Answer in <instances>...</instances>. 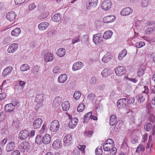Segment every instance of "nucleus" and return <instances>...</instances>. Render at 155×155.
Returning <instances> with one entry per match:
<instances>
[{
	"label": "nucleus",
	"mask_w": 155,
	"mask_h": 155,
	"mask_svg": "<svg viewBox=\"0 0 155 155\" xmlns=\"http://www.w3.org/2000/svg\"><path fill=\"white\" fill-rule=\"evenodd\" d=\"M43 97L44 95L42 94H39L36 96L35 101L37 103L35 107L36 110H38L40 107H42L44 99Z\"/></svg>",
	"instance_id": "nucleus-1"
},
{
	"label": "nucleus",
	"mask_w": 155,
	"mask_h": 155,
	"mask_svg": "<svg viewBox=\"0 0 155 155\" xmlns=\"http://www.w3.org/2000/svg\"><path fill=\"white\" fill-rule=\"evenodd\" d=\"M30 143L26 141L21 143L19 147V150L23 152H27L30 150Z\"/></svg>",
	"instance_id": "nucleus-2"
},
{
	"label": "nucleus",
	"mask_w": 155,
	"mask_h": 155,
	"mask_svg": "<svg viewBox=\"0 0 155 155\" xmlns=\"http://www.w3.org/2000/svg\"><path fill=\"white\" fill-rule=\"evenodd\" d=\"M18 102L15 103L13 101L12 103H10L6 104L5 106V110L7 112L13 111L15 109V107L17 105Z\"/></svg>",
	"instance_id": "nucleus-3"
},
{
	"label": "nucleus",
	"mask_w": 155,
	"mask_h": 155,
	"mask_svg": "<svg viewBox=\"0 0 155 155\" xmlns=\"http://www.w3.org/2000/svg\"><path fill=\"white\" fill-rule=\"evenodd\" d=\"M59 127V122L57 120L53 121L51 124L50 127V130L53 132L57 131Z\"/></svg>",
	"instance_id": "nucleus-4"
},
{
	"label": "nucleus",
	"mask_w": 155,
	"mask_h": 155,
	"mask_svg": "<svg viewBox=\"0 0 155 155\" xmlns=\"http://www.w3.org/2000/svg\"><path fill=\"white\" fill-rule=\"evenodd\" d=\"M111 5L112 3L110 0H106L102 2L101 7L102 9L107 10L111 8Z\"/></svg>",
	"instance_id": "nucleus-5"
},
{
	"label": "nucleus",
	"mask_w": 155,
	"mask_h": 155,
	"mask_svg": "<svg viewBox=\"0 0 155 155\" xmlns=\"http://www.w3.org/2000/svg\"><path fill=\"white\" fill-rule=\"evenodd\" d=\"M72 138L70 134H67L64 138V146L68 147L71 144Z\"/></svg>",
	"instance_id": "nucleus-6"
},
{
	"label": "nucleus",
	"mask_w": 155,
	"mask_h": 155,
	"mask_svg": "<svg viewBox=\"0 0 155 155\" xmlns=\"http://www.w3.org/2000/svg\"><path fill=\"white\" fill-rule=\"evenodd\" d=\"M42 123V120L41 118H38L35 119L33 122L32 126L34 129H36L40 128Z\"/></svg>",
	"instance_id": "nucleus-7"
},
{
	"label": "nucleus",
	"mask_w": 155,
	"mask_h": 155,
	"mask_svg": "<svg viewBox=\"0 0 155 155\" xmlns=\"http://www.w3.org/2000/svg\"><path fill=\"white\" fill-rule=\"evenodd\" d=\"M85 147V146L84 145H79L77 148H75L74 151L73 155H79L80 151L81 150L83 153L85 152L84 149Z\"/></svg>",
	"instance_id": "nucleus-8"
},
{
	"label": "nucleus",
	"mask_w": 155,
	"mask_h": 155,
	"mask_svg": "<svg viewBox=\"0 0 155 155\" xmlns=\"http://www.w3.org/2000/svg\"><path fill=\"white\" fill-rule=\"evenodd\" d=\"M18 46V45L16 43H14L11 44L7 49L8 52L11 53L15 52L17 50Z\"/></svg>",
	"instance_id": "nucleus-9"
},
{
	"label": "nucleus",
	"mask_w": 155,
	"mask_h": 155,
	"mask_svg": "<svg viewBox=\"0 0 155 155\" xmlns=\"http://www.w3.org/2000/svg\"><path fill=\"white\" fill-rule=\"evenodd\" d=\"M89 3L87 4V8L91 9L96 7L98 3V0H89Z\"/></svg>",
	"instance_id": "nucleus-10"
},
{
	"label": "nucleus",
	"mask_w": 155,
	"mask_h": 155,
	"mask_svg": "<svg viewBox=\"0 0 155 155\" xmlns=\"http://www.w3.org/2000/svg\"><path fill=\"white\" fill-rule=\"evenodd\" d=\"M93 39V42L97 45L102 40V35L100 33L96 34L94 35Z\"/></svg>",
	"instance_id": "nucleus-11"
},
{
	"label": "nucleus",
	"mask_w": 155,
	"mask_h": 155,
	"mask_svg": "<svg viewBox=\"0 0 155 155\" xmlns=\"http://www.w3.org/2000/svg\"><path fill=\"white\" fill-rule=\"evenodd\" d=\"M15 147V142H11L8 143L7 145L5 147V150L8 152H10L14 150Z\"/></svg>",
	"instance_id": "nucleus-12"
},
{
	"label": "nucleus",
	"mask_w": 155,
	"mask_h": 155,
	"mask_svg": "<svg viewBox=\"0 0 155 155\" xmlns=\"http://www.w3.org/2000/svg\"><path fill=\"white\" fill-rule=\"evenodd\" d=\"M29 135V131L26 130L21 131L19 134L18 137L20 139L24 140Z\"/></svg>",
	"instance_id": "nucleus-13"
},
{
	"label": "nucleus",
	"mask_w": 155,
	"mask_h": 155,
	"mask_svg": "<svg viewBox=\"0 0 155 155\" xmlns=\"http://www.w3.org/2000/svg\"><path fill=\"white\" fill-rule=\"evenodd\" d=\"M103 21L105 23H108L114 22L115 20V17L112 15H110L105 17L103 18Z\"/></svg>",
	"instance_id": "nucleus-14"
},
{
	"label": "nucleus",
	"mask_w": 155,
	"mask_h": 155,
	"mask_svg": "<svg viewBox=\"0 0 155 155\" xmlns=\"http://www.w3.org/2000/svg\"><path fill=\"white\" fill-rule=\"evenodd\" d=\"M132 12L133 10L130 8L126 7L121 10L120 14L122 15L127 16L131 13Z\"/></svg>",
	"instance_id": "nucleus-15"
},
{
	"label": "nucleus",
	"mask_w": 155,
	"mask_h": 155,
	"mask_svg": "<svg viewBox=\"0 0 155 155\" xmlns=\"http://www.w3.org/2000/svg\"><path fill=\"white\" fill-rule=\"evenodd\" d=\"M40 11L41 12H43L39 16V18L40 19L45 18L49 15V12L46 11V10L44 8H40Z\"/></svg>",
	"instance_id": "nucleus-16"
},
{
	"label": "nucleus",
	"mask_w": 155,
	"mask_h": 155,
	"mask_svg": "<svg viewBox=\"0 0 155 155\" xmlns=\"http://www.w3.org/2000/svg\"><path fill=\"white\" fill-rule=\"evenodd\" d=\"M45 61L46 62L51 61L54 59L53 54L49 52L45 53L44 56Z\"/></svg>",
	"instance_id": "nucleus-17"
},
{
	"label": "nucleus",
	"mask_w": 155,
	"mask_h": 155,
	"mask_svg": "<svg viewBox=\"0 0 155 155\" xmlns=\"http://www.w3.org/2000/svg\"><path fill=\"white\" fill-rule=\"evenodd\" d=\"M16 16V15L14 12L11 11L7 14L6 18L10 21H12L15 19Z\"/></svg>",
	"instance_id": "nucleus-18"
},
{
	"label": "nucleus",
	"mask_w": 155,
	"mask_h": 155,
	"mask_svg": "<svg viewBox=\"0 0 155 155\" xmlns=\"http://www.w3.org/2000/svg\"><path fill=\"white\" fill-rule=\"evenodd\" d=\"M78 122V118L76 117L72 118L69 123V127L71 128H74L77 125Z\"/></svg>",
	"instance_id": "nucleus-19"
},
{
	"label": "nucleus",
	"mask_w": 155,
	"mask_h": 155,
	"mask_svg": "<svg viewBox=\"0 0 155 155\" xmlns=\"http://www.w3.org/2000/svg\"><path fill=\"white\" fill-rule=\"evenodd\" d=\"M49 25V24L48 22H42L38 25V29L40 31H44L48 28Z\"/></svg>",
	"instance_id": "nucleus-20"
},
{
	"label": "nucleus",
	"mask_w": 155,
	"mask_h": 155,
	"mask_svg": "<svg viewBox=\"0 0 155 155\" xmlns=\"http://www.w3.org/2000/svg\"><path fill=\"white\" fill-rule=\"evenodd\" d=\"M68 78V76L66 74L60 75L58 78V82L60 83H63L66 81Z\"/></svg>",
	"instance_id": "nucleus-21"
},
{
	"label": "nucleus",
	"mask_w": 155,
	"mask_h": 155,
	"mask_svg": "<svg viewBox=\"0 0 155 155\" xmlns=\"http://www.w3.org/2000/svg\"><path fill=\"white\" fill-rule=\"evenodd\" d=\"M111 58L110 53H107L105 54L102 58V61L104 63H107L110 61Z\"/></svg>",
	"instance_id": "nucleus-22"
},
{
	"label": "nucleus",
	"mask_w": 155,
	"mask_h": 155,
	"mask_svg": "<svg viewBox=\"0 0 155 155\" xmlns=\"http://www.w3.org/2000/svg\"><path fill=\"white\" fill-rule=\"evenodd\" d=\"M51 141L50 135L48 134H45L42 137V142L45 144L49 143Z\"/></svg>",
	"instance_id": "nucleus-23"
},
{
	"label": "nucleus",
	"mask_w": 155,
	"mask_h": 155,
	"mask_svg": "<svg viewBox=\"0 0 155 155\" xmlns=\"http://www.w3.org/2000/svg\"><path fill=\"white\" fill-rule=\"evenodd\" d=\"M127 101V99L125 98L119 100L117 102V106L119 107L120 108V107H123L124 106H125Z\"/></svg>",
	"instance_id": "nucleus-24"
},
{
	"label": "nucleus",
	"mask_w": 155,
	"mask_h": 155,
	"mask_svg": "<svg viewBox=\"0 0 155 155\" xmlns=\"http://www.w3.org/2000/svg\"><path fill=\"white\" fill-rule=\"evenodd\" d=\"M65 50L64 48H60L58 49L56 52V55L60 57L64 56L65 54Z\"/></svg>",
	"instance_id": "nucleus-25"
},
{
	"label": "nucleus",
	"mask_w": 155,
	"mask_h": 155,
	"mask_svg": "<svg viewBox=\"0 0 155 155\" xmlns=\"http://www.w3.org/2000/svg\"><path fill=\"white\" fill-rule=\"evenodd\" d=\"M113 34V32L110 30H108L104 33L103 38L106 40L109 39L111 38Z\"/></svg>",
	"instance_id": "nucleus-26"
},
{
	"label": "nucleus",
	"mask_w": 155,
	"mask_h": 155,
	"mask_svg": "<svg viewBox=\"0 0 155 155\" xmlns=\"http://www.w3.org/2000/svg\"><path fill=\"white\" fill-rule=\"evenodd\" d=\"M61 106L63 110L66 111L68 110L70 108V103L68 101H66L62 104Z\"/></svg>",
	"instance_id": "nucleus-27"
},
{
	"label": "nucleus",
	"mask_w": 155,
	"mask_h": 155,
	"mask_svg": "<svg viewBox=\"0 0 155 155\" xmlns=\"http://www.w3.org/2000/svg\"><path fill=\"white\" fill-rule=\"evenodd\" d=\"M121 148L123 149V151L126 153H127L129 151V148L128 145L125 140L123 142Z\"/></svg>",
	"instance_id": "nucleus-28"
},
{
	"label": "nucleus",
	"mask_w": 155,
	"mask_h": 155,
	"mask_svg": "<svg viewBox=\"0 0 155 155\" xmlns=\"http://www.w3.org/2000/svg\"><path fill=\"white\" fill-rule=\"evenodd\" d=\"M21 33V30L19 28H16L11 32V35L17 37Z\"/></svg>",
	"instance_id": "nucleus-29"
},
{
	"label": "nucleus",
	"mask_w": 155,
	"mask_h": 155,
	"mask_svg": "<svg viewBox=\"0 0 155 155\" xmlns=\"http://www.w3.org/2000/svg\"><path fill=\"white\" fill-rule=\"evenodd\" d=\"M61 18V16L60 13H57L55 14L52 18L51 20L55 22H57L60 21Z\"/></svg>",
	"instance_id": "nucleus-30"
},
{
	"label": "nucleus",
	"mask_w": 155,
	"mask_h": 155,
	"mask_svg": "<svg viewBox=\"0 0 155 155\" xmlns=\"http://www.w3.org/2000/svg\"><path fill=\"white\" fill-rule=\"evenodd\" d=\"M116 119V117L115 115L114 114L111 115L110 118V124L111 126L114 125L117 121Z\"/></svg>",
	"instance_id": "nucleus-31"
},
{
	"label": "nucleus",
	"mask_w": 155,
	"mask_h": 155,
	"mask_svg": "<svg viewBox=\"0 0 155 155\" xmlns=\"http://www.w3.org/2000/svg\"><path fill=\"white\" fill-rule=\"evenodd\" d=\"M115 71L118 76H121L125 73V70L123 68H115Z\"/></svg>",
	"instance_id": "nucleus-32"
},
{
	"label": "nucleus",
	"mask_w": 155,
	"mask_h": 155,
	"mask_svg": "<svg viewBox=\"0 0 155 155\" xmlns=\"http://www.w3.org/2000/svg\"><path fill=\"white\" fill-rule=\"evenodd\" d=\"M61 141L59 139H57L54 142L52 146L54 148L56 149L59 148L60 147Z\"/></svg>",
	"instance_id": "nucleus-33"
},
{
	"label": "nucleus",
	"mask_w": 155,
	"mask_h": 155,
	"mask_svg": "<svg viewBox=\"0 0 155 155\" xmlns=\"http://www.w3.org/2000/svg\"><path fill=\"white\" fill-rule=\"evenodd\" d=\"M127 54V52L126 49H124L122 50L118 55V58L119 60H122L123 57L125 56Z\"/></svg>",
	"instance_id": "nucleus-34"
},
{
	"label": "nucleus",
	"mask_w": 155,
	"mask_h": 155,
	"mask_svg": "<svg viewBox=\"0 0 155 155\" xmlns=\"http://www.w3.org/2000/svg\"><path fill=\"white\" fill-rule=\"evenodd\" d=\"M114 146L112 145H110V144H108L106 143H105L104 144L103 146V148L104 150L105 151H109L111 149V148H112V147H114Z\"/></svg>",
	"instance_id": "nucleus-35"
},
{
	"label": "nucleus",
	"mask_w": 155,
	"mask_h": 155,
	"mask_svg": "<svg viewBox=\"0 0 155 155\" xmlns=\"http://www.w3.org/2000/svg\"><path fill=\"white\" fill-rule=\"evenodd\" d=\"M145 146L143 144L140 143L137 146L136 152L137 153L143 152L145 150Z\"/></svg>",
	"instance_id": "nucleus-36"
},
{
	"label": "nucleus",
	"mask_w": 155,
	"mask_h": 155,
	"mask_svg": "<svg viewBox=\"0 0 155 155\" xmlns=\"http://www.w3.org/2000/svg\"><path fill=\"white\" fill-rule=\"evenodd\" d=\"M92 114L91 112H90L86 114L84 117V123H86L88 122V120L90 119L91 116L92 115Z\"/></svg>",
	"instance_id": "nucleus-37"
},
{
	"label": "nucleus",
	"mask_w": 155,
	"mask_h": 155,
	"mask_svg": "<svg viewBox=\"0 0 155 155\" xmlns=\"http://www.w3.org/2000/svg\"><path fill=\"white\" fill-rule=\"evenodd\" d=\"M122 125V123L120 121L117 122L115 126L114 130L115 131H118Z\"/></svg>",
	"instance_id": "nucleus-38"
},
{
	"label": "nucleus",
	"mask_w": 155,
	"mask_h": 155,
	"mask_svg": "<svg viewBox=\"0 0 155 155\" xmlns=\"http://www.w3.org/2000/svg\"><path fill=\"white\" fill-rule=\"evenodd\" d=\"M12 68H5L2 72L4 77H5L12 72Z\"/></svg>",
	"instance_id": "nucleus-39"
},
{
	"label": "nucleus",
	"mask_w": 155,
	"mask_h": 155,
	"mask_svg": "<svg viewBox=\"0 0 155 155\" xmlns=\"http://www.w3.org/2000/svg\"><path fill=\"white\" fill-rule=\"evenodd\" d=\"M101 74L104 77H106L110 74L109 69L108 68H104L102 71Z\"/></svg>",
	"instance_id": "nucleus-40"
},
{
	"label": "nucleus",
	"mask_w": 155,
	"mask_h": 155,
	"mask_svg": "<svg viewBox=\"0 0 155 155\" xmlns=\"http://www.w3.org/2000/svg\"><path fill=\"white\" fill-rule=\"evenodd\" d=\"M81 94L80 91H76L74 93L73 95L74 98L76 100H78L80 98Z\"/></svg>",
	"instance_id": "nucleus-41"
},
{
	"label": "nucleus",
	"mask_w": 155,
	"mask_h": 155,
	"mask_svg": "<svg viewBox=\"0 0 155 155\" xmlns=\"http://www.w3.org/2000/svg\"><path fill=\"white\" fill-rule=\"evenodd\" d=\"M84 64L83 63L80 61H78L75 63L73 65L72 68H80L82 67Z\"/></svg>",
	"instance_id": "nucleus-42"
},
{
	"label": "nucleus",
	"mask_w": 155,
	"mask_h": 155,
	"mask_svg": "<svg viewBox=\"0 0 155 155\" xmlns=\"http://www.w3.org/2000/svg\"><path fill=\"white\" fill-rule=\"evenodd\" d=\"M139 139V138L138 136L136 135L134 136L132 138L131 142L133 144H136L138 142Z\"/></svg>",
	"instance_id": "nucleus-43"
},
{
	"label": "nucleus",
	"mask_w": 155,
	"mask_h": 155,
	"mask_svg": "<svg viewBox=\"0 0 155 155\" xmlns=\"http://www.w3.org/2000/svg\"><path fill=\"white\" fill-rule=\"evenodd\" d=\"M95 97V94H94L92 93L88 94L87 96V100L92 102L94 100Z\"/></svg>",
	"instance_id": "nucleus-44"
},
{
	"label": "nucleus",
	"mask_w": 155,
	"mask_h": 155,
	"mask_svg": "<svg viewBox=\"0 0 155 155\" xmlns=\"http://www.w3.org/2000/svg\"><path fill=\"white\" fill-rule=\"evenodd\" d=\"M145 45V44L144 42L140 41L136 42L135 44V46L137 48H140L144 46Z\"/></svg>",
	"instance_id": "nucleus-45"
},
{
	"label": "nucleus",
	"mask_w": 155,
	"mask_h": 155,
	"mask_svg": "<svg viewBox=\"0 0 155 155\" xmlns=\"http://www.w3.org/2000/svg\"><path fill=\"white\" fill-rule=\"evenodd\" d=\"M41 136L39 135H38L35 139V143L38 144H40L42 141V137Z\"/></svg>",
	"instance_id": "nucleus-46"
},
{
	"label": "nucleus",
	"mask_w": 155,
	"mask_h": 155,
	"mask_svg": "<svg viewBox=\"0 0 155 155\" xmlns=\"http://www.w3.org/2000/svg\"><path fill=\"white\" fill-rule=\"evenodd\" d=\"M85 105L83 104H81L79 105L77 107V111L78 112H81L84 109Z\"/></svg>",
	"instance_id": "nucleus-47"
},
{
	"label": "nucleus",
	"mask_w": 155,
	"mask_h": 155,
	"mask_svg": "<svg viewBox=\"0 0 155 155\" xmlns=\"http://www.w3.org/2000/svg\"><path fill=\"white\" fill-rule=\"evenodd\" d=\"M145 129L148 131H150L152 128V124L150 123H148L146 124L144 126Z\"/></svg>",
	"instance_id": "nucleus-48"
},
{
	"label": "nucleus",
	"mask_w": 155,
	"mask_h": 155,
	"mask_svg": "<svg viewBox=\"0 0 155 155\" xmlns=\"http://www.w3.org/2000/svg\"><path fill=\"white\" fill-rule=\"evenodd\" d=\"M95 153L96 155H102V150L101 147L99 148L98 147L95 150Z\"/></svg>",
	"instance_id": "nucleus-49"
},
{
	"label": "nucleus",
	"mask_w": 155,
	"mask_h": 155,
	"mask_svg": "<svg viewBox=\"0 0 155 155\" xmlns=\"http://www.w3.org/2000/svg\"><path fill=\"white\" fill-rule=\"evenodd\" d=\"M97 82V79L95 77H92L91 78L90 81V83L92 85L95 84Z\"/></svg>",
	"instance_id": "nucleus-50"
},
{
	"label": "nucleus",
	"mask_w": 155,
	"mask_h": 155,
	"mask_svg": "<svg viewBox=\"0 0 155 155\" xmlns=\"http://www.w3.org/2000/svg\"><path fill=\"white\" fill-rule=\"evenodd\" d=\"M145 99V97L144 95L143 94H141L139 96L138 101L140 103H142L144 101Z\"/></svg>",
	"instance_id": "nucleus-51"
},
{
	"label": "nucleus",
	"mask_w": 155,
	"mask_h": 155,
	"mask_svg": "<svg viewBox=\"0 0 155 155\" xmlns=\"http://www.w3.org/2000/svg\"><path fill=\"white\" fill-rule=\"evenodd\" d=\"M144 69L143 68H139L138 71H137V75L139 77L143 75L144 73Z\"/></svg>",
	"instance_id": "nucleus-52"
},
{
	"label": "nucleus",
	"mask_w": 155,
	"mask_h": 155,
	"mask_svg": "<svg viewBox=\"0 0 155 155\" xmlns=\"http://www.w3.org/2000/svg\"><path fill=\"white\" fill-rule=\"evenodd\" d=\"M141 5L144 7H147L148 5V1L147 0H143L142 2Z\"/></svg>",
	"instance_id": "nucleus-53"
},
{
	"label": "nucleus",
	"mask_w": 155,
	"mask_h": 155,
	"mask_svg": "<svg viewBox=\"0 0 155 155\" xmlns=\"http://www.w3.org/2000/svg\"><path fill=\"white\" fill-rule=\"evenodd\" d=\"M149 121L152 122H154L155 121V116L153 114H150L149 117Z\"/></svg>",
	"instance_id": "nucleus-54"
},
{
	"label": "nucleus",
	"mask_w": 155,
	"mask_h": 155,
	"mask_svg": "<svg viewBox=\"0 0 155 155\" xmlns=\"http://www.w3.org/2000/svg\"><path fill=\"white\" fill-rule=\"evenodd\" d=\"M26 0H14L15 4L16 5L21 4L24 2Z\"/></svg>",
	"instance_id": "nucleus-55"
},
{
	"label": "nucleus",
	"mask_w": 155,
	"mask_h": 155,
	"mask_svg": "<svg viewBox=\"0 0 155 155\" xmlns=\"http://www.w3.org/2000/svg\"><path fill=\"white\" fill-rule=\"evenodd\" d=\"M105 143L108 144H110V145H112L114 146V143L112 139H107Z\"/></svg>",
	"instance_id": "nucleus-56"
},
{
	"label": "nucleus",
	"mask_w": 155,
	"mask_h": 155,
	"mask_svg": "<svg viewBox=\"0 0 155 155\" xmlns=\"http://www.w3.org/2000/svg\"><path fill=\"white\" fill-rule=\"evenodd\" d=\"M153 31V29L151 28H147L145 30V33L148 35L149 34L151 33Z\"/></svg>",
	"instance_id": "nucleus-57"
},
{
	"label": "nucleus",
	"mask_w": 155,
	"mask_h": 155,
	"mask_svg": "<svg viewBox=\"0 0 155 155\" xmlns=\"http://www.w3.org/2000/svg\"><path fill=\"white\" fill-rule=\"evenodd\" d=\"M80 41V39L79 37V36L76 37L72 40V44H74L76 42H79Z\"/></svg>",
	"instance_id": "nucleus-58"
},
{
	"label": "nucleus",
	"mask_w": 155,
	"mask_h": 155,
	"mask_svg": "<svg viewBox=\"0 0 155 155\" xmlns=\"http://www.w3.org/2000/svg\"><path fill=\"white\" fill-rule=\"evenodd\" d=\"M127 102L129 104H132L134 102V99L133 97H131L129 99H127Z\"/></svg>",
	"instance_id": "nucleus-59"
},
{
	"label": "nucleus",
	"mask_w": 155,
	"mask_h": 155,
	"mask_svg": "<svg viewBox=\"0 0 155 155\" xmlns=\"http://www.w3.org/2000/svg\"><path fill=\"white\" fill-rule=\"evenodd\" d=\"M93 134L92 131L91 130L86 131L84 133V135L85 136L90 137Z\"/></svg>",
	"instance_id": "nucleus-60"
},
{
	"label": "nucleus",
	"mask_w": 155,
	"mask_h": 155,
	"mask_svg": "<svg viewBox=\"0 0 155 155\" xmlns=\"http://www.w3.org/2000/svg\"><path fill=\"white\" fill-rule=\"evenodd\" d=\"M11 155H21V154L19 151L15 150L11 153Z\"/></svg>",
	"instance_id": "nucleus-61"
},
{
	"label": "nucleus",
	"mask_w": 155,
	"mask_h": 155,
	"mask_svg": "<svg viewBox=\"0 0 155 155\" xmlns=\"http://www.w3.org/2000/svg\"><path fill=\"white\" fill-rule=\"evenodd\" d=\"M128 79L129 81H132L134 83H136L137 81V80L135 78H127L126 77H125L124 78V80H126V79Z\"/></svg>",
	"instance_id": "nucleus-62"
},
{
	"label": "nucleus",
	"mask_w": 155,
	"mask_h": 155,
	"mask_svg": "<svg viewBox=\"0 0 155 155\" xmlns=\"http://www.w3.org/2000/svg\"><path fill=\"white\" fill-rule=\"evenodd\" d=\"M36 7V6L34 3H32L30 4L29 6V10L31 11L34 9Z\"/></svg>",
	"instance_id": "nucleus-63"
},
{
	"label": "nucleus",
	"mask_w": 155,
	"mask_h": 155,
	"mask_svg": "<svg viewBox=\"0 0 155 155\" xmlns=\"http://www.w3.org/2000/svg\"><path fill=\"white\" fill-rule=\"evenodd\" d=\"M111 150L110 152V153L115 155L117 151V149L116 148L112 147V148H111Z\"/></svg>",
	"instance_id": "nucleus-64"
}]
</instances>
